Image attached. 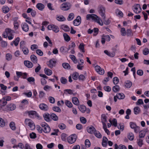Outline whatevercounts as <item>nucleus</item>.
I'll return each instance as SVG.
<instances>
[{"label":"nucleus","instance_id":"f257e3e1","mask_svg":"<svg viewBox=\"0 0 149 149\" xmlns=\"http://www.w3.org/2000/svg\"><path fill=\"white\" fill-rule=\"evenodd\" d=\"M86 19L87 20H89L90 19H92L100 25L102 26L103 25V23L100 18L96 15L93 14H87L86 15Z\"/></svg>","mask_w":149,"mask_h":149},{"label":"nucleus","instance_id":"f03ea898","mask_svg":"<svg viewBox=\"0 0 149 149\" xmlns=\"http://www.w3.org/2000/svg\"><path fill=\"white\" fill-rule=\"evenodd\" d=\"M24 122L26 124L28 125L31 130H33L35 129V125L31 120L28 118L26 119L25 120Z\"/></svg>","mask_w":149,"mask_h":149},{"label":"nucleus","instance_id":"7ed1b4c3","mask_svg":"<svg viewBox=\"0 0 149 149\" xmlns=\"http://www.w3.org/2000/svg\"><path fill=\"white\" fill-rule=\"evenodd\" d=\"M98 12L101 16L102 19H104L105 18V8L102 6H100L98 8Z\"/></svg>","mask_w":149,"mask_h":149},{"label":"nucleus","instance_id":"20e7f679","mask_svg":"<svg viewBox=\"0 0 149 149\" xmlns=\"http://www.w3.org/2000/svg\"><path fill=\"white\" fill-rule=\"evenodd\" d=\"M41 125L42 127L43 132L45 133H49L51 130V128L46 123H42L41 124Z\"/></svg>","mask_w":149,"mask_h":149},{"label":"nucleus","instance_id":"39448f33","mask_svg":"<svg viewBox=\"0 0 149 149\" xmlns=\"http://www.w3.org/2000/svg\"><path fill=\"white\" fill-rule=\"evenodd\" d=\"M71 7L70 3L68 2L62 4L60 6L61 9L63 11H66L70 9Z\"/></svg>","mask_w":149,"mask_h":149},{"label":"nucleus","instance_id":"423d86ee","mask_svg":"<svg viewBox=\"0 0 149 149\" xmlns=\"http://www.w3.org/2000/svg\"><path fill=\"white\" fill-rule=\"evenodd\" d=\"M77 136L75 134L70 135L67 138V141L68 143L71 144L74 143L76 141Z\"/></svg>","mask_w":149,"mask_h":149},{"label":"nucleus","instance_id":"0eeeda50","mask_svg":"<svg viewBox=\"0 0 149 149\" xmlns=\"http://www.w3.org/2000/svg\"><path fill=\"white\" fill-rule=\"evenodd\" d=\"M133 10L134 12L136 14L139 13L142 10L139 4H135L133 6Z\"/></svg>","mask_w":149,"mask_h":149},{"label":"nucleus","instance_id":"6e6552de","mask_svg":"<svg viewBox=\"0 0 149 149\" xmlns=\"http://www.w3.org/2000/svg\"><path fill=\"white\" fill-rule=\"evenodd\" d=\"M130 124L131 128L134 129V131L135 133H137L139 131V127L137 126L135 123L131 122L130 123Z\"/></svg>","mask_w":149,"mask_h":149},{"label":"nucleus","instance_id":"1a4fd4ad","mask_svg":"<svg viewBox=\"0 0 149 149\" xmlns=\"http://www.w3.org/2000/svg\"><path fill=\"white\" fill-rule=\"evenodd\" d=\"M14 33V31L9 28H7L5 29V32L3 33V36L4 38H6L8 35H11L12 33Z\"/></svg>","mask_w":149,"mask_h":149},{"label":"nucleus","instance_id":"9d476101","mask_svg":"<svg viewBox=\"0 0 149 149\" xmlns=\"http://www.w3.org/2000/svg\"><path fill=\"white\" fill-rule=\"evenodd\" d=\"M48 29L49 30H52L56 33L58 32L59 29L58 27L53 25H49L47 27Z\"/></svg>","mask_w":149,"mask_h":149},{"label":"nucleus","instance_id":"9b49d317","mask_svg":"<svg viewBox=\"0 0 149 149\" xmlns=\"http://www.w3.org/2000/svg\"><path fill=\"white\" fill-rule=\"evenodd\" d=\"M95 70L97 72L100 74H103L104 73V70L101 68L99 66L97 65L95 66Z\"/></svg>","mask_w":149,"mask_h":149},{"label":"nucleus","instance_id":"f8f14e48","mask_svg":"<svg viewBox=\"0 0 149 149\" xmlns=\"http://www.w3.org/2000/svg\"><path fill=\"white\" fill-rule=\"evenodd\" d=\"M81 22V17L79 16H78L76 19H74L73 22L74 25L75 26L79 25L80 24Z\"/></svg>","mask_w":149,"mask_h":149},{"label":"nucleus","instance_id":"ddd939ff","mask_svg":"<svg viewBox=\"0 0 149 149\" xmlns=\"http://www.w3.org/2000/svg\"><path fill=\"white\" fill-rule=\"evenodd\" d=\"M39 107L41 110L45 111H47L49 109L47 105L44 103L40 104L39 105Z\"/></svg>","mask_w":149,"mask_h":149},{"label":"nucleus","instance_id":"4468645a","mask_svg":"<svg viewBox=\"0 0 149 149\" xmlns=\"http://www.w3.org/2000/svg\"><path fill=\"white\" fill-rule=\"evenodd\" d=\"M87 130L88 132L91 134H94L96 130L94 127L92 126L87 127Z\"/></svg>","mask_w":149,"mask_h":149},{"label":"nucleus","instance_id":"2eb2a0df","mask_svg":"<svg viewBox=\"0 0 149 149\" xmlns=\"http://www.w3.org/2000/svg\"><path fill=\"white\" fill-rule=\"evenodd\" d=\"M6 107L8 110L11 111L14 110L16 108L15 105L13 104H8Z\"/></svg>","mask_w":149,"mask_h":149},{"label":"nucleus","instance_id":"dca6fc26","mask_svg":"<svg viewBox=\"0 0 149 149\" xmlns=\"http://www.w3.org/2000/svg\"><path fill=\"white\" fill-rule=\"evenodd\" d=\"M56 63V61L53 59L50 60L47 63V65L48 66L51 68L55 66V64Z\"/></svg>","mask_w":149,"mask_h":149},{"label":"nucleus","instance_id":"f3484780","mask_svg":"<svg viewBox=\"0 0 149 149\" xmlns=\"http://www.w3.org/2000/svg\"><path fill=\"white\" fill-rule=\"evenodd\" d=\"M44 119L47 121L49 122L51 120V114L45 113L43 115Z\"/></svg>","mask_w":149,"mask_h":149},{"label":"nucleus","instance_id":"a211bd4d","mask_svg":"<svg viewBox=\"0 0 149 149\" xmlns=\"http://www.w3.org/2000/svg\"><path fill=\"white\" fill-rule=\"evenodd\" d=\"M36 111H26L25 113H28L29 115L31 118H35V116L36 114Z\"/></svg>","mask_w":149,"mask_h":149},{"label":"nucleus","instance_id":"6ab92c4d","mask_svg":"<svg viewBox=\"0 0 149 149\" xmlns=\"http://www.w3.org/2000/svg\"><path fill=\"white\" fill-rule=\"evenodd\" d=\"M24 63L25 65L28 68H31L33 66L32 63L29 61H24Z\"/></svg>","mask_w":149,"mask_h":149},{"label":"nucleus","instance_id":"aec40b11","mask_svg":"<svg viewBox=\"0 0 149 149\" xmlns=\"http://www.w3.org/2000/svg\"><path fill=\"white\" fill-rule=\"evenodd\" d=\"M127 149L126 147L124 145L120 144L118 146L117 143H115L114 145V149Z\"/></svg>","mask_w":149,"mask_h":149},{"label":"nucleus","instance_id":"412c9836","mask_svg":"<svg viewBox=\"0 0 149 149\" xmlns=\"http://www.w3.org/2000/svg\"><path fill=\"white\" fill-rule=\"evenodd\" d=\"M22 27L23 31L27 32L29 30V28L27 24L25 23L22 24Z\"/></svg>","mask_w":149,"mask_h":149},{"label":"nucleus","instance_id":"4be33fe9","mask_svg":"<svg viewBox=\"0 0 149 149\" xmlns=\"http://www.w3.org/2000/svg\"><path fill=\"white\" fill-rule=\"evenodd\" d=\"M107 141L108 139L105 136H103L102 143V145L104 147L107 146Z\"/></svg>","mask_w":149,"mask_h":149},{"label":"nucleus","instance_id":"5701e85b","mask_svg":"<svg viewBox=\"0 0 149 149\" xmlns=\"http://www.w3.org/2000/svg\"><path fill=\"white\" fill-rule=\"evenodd\" d=\"M37 8L39 10L42 11L44 9L45 6L42 3H38L36 6Z\"/></svg>","mask_w":149,"mask_h":149},{"label":"nucleus","instance_id":"b1692460","mask_svg":"<svg viewBox=\"0 0 149 149\" xmlns=\"http://www.w3.org/2000/svg\"><path fill=\"white\" fill-rule=\"evenodd\" d=\"M72 102L73 103L76 105H78L79 104V101L77 98L73 97L72 98Z\"/></svg>","mask_w":149,"mask_h":149},{"label":"nucleus","instance_id":"393cba45","mask_svg":"<svg viewBox=\"0 0 149 149\" xmlns=\"http://www.w3.org/2000/svg\"><path fill=\"white\" fill-rule=\"evenodd\" d=\"M78 108L79 110L82 113H84L86 110V108L84 105H80L78 106Z\"/></svg>","mask_w":149,"mask_h":149},{"label":"nucleus","instance_id":"a878e982","mask_svg":"<svg viewBox=\"0 0 149 149\" xmlns=\"http://www.w3.org/2000/svg\"><path fill=\"white\" fill-rule=\"evenodd\" d=\"M31 60L34 63H36L38 61V59L36 56L34 55H32L30 56Z\"/></svg>","mask_w":149,"mask_h":149},{"label":"nucleus","instance_id":"bb28decb","mask_svg":"<svg viewBox=\"0 0 149 149\" xmlns=\"http://www.w3.org/2000/svg\"><path fill=\"white\" fill-rule=\"evenodd\" d=\"M141 110L140 108L138 107H135L134 109V113L137 115L140 113Z\"/></svg>","mask_w":149,"mask_h":149},{"label":"nucleus","instance_id":"cd10ccee","mask_svg":"<svg viewBox=\"0 0 149 149\" xmlns=\"http://www.w3.org/2000/svg\"><path fill=\"white\" fill-rule=\"evenodd\" d=\"M23 51L24 54L25 55H27L29 53V49L28 48L26 47H23L21 48Z\"/></svg>","mask_w":149,"mask_h":149},{"label":"nucleus","instance_id":"c85d7f7f","mask_svg":"<svg viewBox=\"0 0 149 149\" xmlns=\"http://www.w3.org/2000/svg\"><path fill=\"white\" fill-rule=\"evenodd\" d=\"M70 47H69L68 49L67 50V48L66 47H61L60 49V51L62 53H65L67 52L70 49Z\"/></svg>","mask_w":149,"mask_h":149},{"label":"nucleus","instance_id":"c756f323","mask_svg":"<svg viewBox=\"0 0 149 149\" xmlns=\"http://www.w3.org/2000/svg\"><path fill=\"white\" fill-rule=\"evenodd\" d=\"M65 104L68 107L71 108L72 107V103L68 100H65L64 102Z\"/></svg>","mask_w":149,"mask_h":149},{"label":"nucleus","instance_id":"7c9ffc66","mask_svg":"<svg viewBox=\"0 0 149 149\" xmlns=\"http://www.w3.org/2000/svg\"><path fill=\"white\" fill-rule=\"evenodd\" d=\"M132 85V82L128 80L125 82V85L126 88H129L131 87Z\"/></svg>","mask_w":149,"mask_h":149},{"label":"nucleus","instance_id":"2f4dec72","mask_svg":"<svg viewBox=\"0 0 149 149\" xmlns=\"http://www.w3.org/2000/svg\"><path fill=\"white\" fill-rule=\"evenodd\" d=\"M61 28L65 31H68L70 29L69 27L67 25L63 24L61 26Z\"/></svg>","mask_w":149,"mask_h":149},{"label":"nucleus","instance_id":"473e14b6","mask_svg":"<svg viewBox=\"0 0 149 149\" xmlns=\"http://www.w3.org/2000/svg\"><path fill=\"white\" fill-rule=\"evenodd\" d=\"M44 71L45 74L48 75H50L52 74V71L48 69L45 68L44 69Z\"/></svg>","mask_w":149,"mask_h":149},{"label":"nucleus","instance_id":"72a5a7b5","mask_svg":"<svg viewBox=\"0 0 149 149\" xmlns=\"http://www.w3.org/2000/svg\"><path fill=\"white\" fill-rule=\"evenodd\" d=\"M56 19L58 21H64L65 20L64 17L62 15L57 16Z\"/></svg>","mask_w":149,"mask_h":149},{"label":"nucleus","instance_id":"f704fd0d","mask_svg":"<svg viewBox=\"0 0 149 149\" xmlns=\"http://www.w3.org/2000/svg\"><path fill=\"white\" fill-rule=\"evenodd\" d=\"M94 134L95 135V136L97 138L100 139L102 137V135L98 131L96 130L95 131Z\"/></svg>","mask_w":149,"mask_h":149},{"label":"nucleus","instance_id":"c9c22d12","mask_svg":"<svg viewBox=\"0 0 149 149\" xmlns=\"http://www.w3.org/2000/svg\"><path fill=\"white\" fill-rule=\"evenodd\" d=\"M51 119L54 121H57L58 119V118L55 114L52 113L51 114Z\"/></svg>","mask_w":149,"mask_h":149},{"label":"nucleus","instance_id":"e433bc0d","mask_svg":"<svg viewBox=\"0 0 149 149\" xmlns=\"http://www.w3.org/2000/svg\"><path fill=\"white\" fill-rule=\"evenodd\" d=\"M101 122L102 123H104L107 122V117L104 114H102L101 115Z\"/></svg>","mask_w":149,"mask_h":149},{"label":"nucleus","instance_id":"4c0bfd02","mask_svg":"<svg viewBox=\"0 0 149 149\" xmlns=\"http://www.w3.org/2000/svg\"><path fill=\"white\" fill-rule=\"evenodd\" d=\"M70 57L75 63H77L78 62V61L76 58L75 56L73 55H70Z\"/></svg>","mask_w":149,"mask_h":149},{"label":"nucleus","instance_id":"58836bf2","mask_svg":"<svg viewBox=\"0 0 149 149\" xmlns=\"http://www.w3.org/2000/svg\"><path fill=\"white\" fill-rule=\"evenodd\" d=\"M2 10L3 13H6L9 11V9L7 6H4L2 7Z\"/></svg>","mask_w":149,"mask_h":149},{"label":"nucleus","instance_id":"ea45409f","mask_svg":"<svg viewBox=\"0 0 149 149\" xmlns=\"http://www.w3.org/2000/svg\"><path fill=\"white\" fill-rule=\"evenodd\" d=\"M146 134V132L144 130H141L139 132V136L140 138H143Z\"/></svg>","mask_w":149,"mask_h":149},{"label":"nucleus","instance_id":"a19ab883","mask_svg":"<svg viewBox=\"0 0 149 149\" xmlns=\"http://www.w3.org/2000/svg\"><path fill=\"white\" fill-rule=\"evenodd\" d=\"M79 74L77 72L74 73L72 75V77L73 79L74 80H76L77 79Z\"/></svg>","mask_w":149,"mask_h":149},{"label":"nucleus","instance_id":"79ce46f5","mask_svg":"<svg viewBox=\"0 0 149 149\" xmlns=\"http://www.w3.org/2000/svg\"><path fill=\"white\" fill-rule=\"evenodd\" d=\"M63 36L64 40L68 42L70 40V36L66 33H64L63 34Z\"/></svg>","mask_w":149,"mask_h":149},{"label":"nucleus","instance_id":"37998d69","mask_svg":"<svg viewBox=\"0 0 149 149\" xmlns=\"http://www.w3.org/2000/svg\"><path fill=\"white\" fill-rule=\"evenodd\" d=\"M5 122L4 120L1 118H0V126L2 127H5Z\"/></svg>","mask_w":149,"mask_h":149},{"label":"nucleus","instance_id":"c03bdc74","mask_svg":"<svg viewBox=\"0 0 149 149\" xmlns=\"http://www.w3.org/2000/svg\"><path fill=\"white\" fill-rule=\"evenodd\" d=\"M116 95L118 96V98L119 99H123L125 97V95L123 93H117Z\"/></svg>","mask_w":149,"mask_h":149},{"label":"nucleus","instance_id":"a18cd8bd","mask_svg":"<svg viewBox=\"0 0 149 149\" xmlns=\"http://www.w3.org/2000/svg\"><path fill=\"white\" fill-rule=\"evenodd\" d=\"M112 90L114 92L116 93L120 90L119 86L118 85H116L113 87Z\"/></svg>","mask_w":149,"mask_h":149},{"label":"nucleus","instance_id":"49530a36","mask_svg":"<svg viewBox=\"0 0 149 149\" xmlns=\"http://www.w3.org/2000/svg\"><path fill=\"white\" fill-rule=\"evenodd\" d=\"M137 143L138 146L141 147L143 144V140L142 139H139L137 140Z\"/></svg>","mask_w":149,"mask_h":149},{"label":"nucleus","instance_id":"de8ad7c7","mask_svg":"<svg viewBox=\"0 0 149 149\" xmlns=\"http://www.w3.org/2000/svg\"><path fill=\"white\" fill-rule=\"evenodd\" d=\"M74 17V14L73 13H70L68 18L67 19L68 21H71L73 19Z\"/></svg>","mask_w":149,"mask_h":149},{"label":"nucleus","instance_id":"09e8293b","mask_svg":"<svg viewBox=\"0 0 149 149\" xmlns=\"http://www.w3.org/2000/svg\"><path fill=\"white\" fill-rule=\"evenodd\" d=\"M84 47V45L82 43H81L79 46V49L83 52H85Z\"/></svg>","mask_w":149,"mask_h":149},{"label":"nucleus","instance_id":"8fccbe9b","mask_svg":"<svg viewBox=\"0 0 149 149\" xmlns=\"http://www.w3.org/2000/svg\"><path fill=\"white\" fill-rule=\"evenodd\" d=\"M10 128L13 130H15L16 129V127L15 126V123L13 122H11L9 125Z\"/></svg>","mask_w":149,"mask_h":149},{"label":"nucleus","instance_id":"3c124183","mask_svg":"<svg viewBox=\"0 0 149 149\" xmlns=\"http://www.w3.org/2000/svg\"><path fill=\"white\" fill-rule=\"evenodd\" d=\"M19 38L17 37L16 38L15 40H14L13 41V42L14 44L16 46H17L19 41Z\"/></svg>","mask_w":149,"mask_h":149},{"label":"nucleus","instance_id":"603ef678","mask_svg":"<svg viewBox=\"0 0 149 149\" xmlns=\"http://www.w3.org/2000/svg\"><path fill=\"white\" fill-rule=\"evenodd\" d=\"M60 81L62 84H65L68 81L65 77H62L61 78Z\"/></svg>","mask_w":149,"mask_h":149},{"label":"nucleus","instance_id":"864d4df0","mask_svg":"<svg viewBox=\"0 0 149 149\" xmlns=\"http://www.w3.org/2000/svg\"><path fill=\"white\" fill-rule=\"evenodd\" d=\"M116 13L117 15H118L123 17V13L122 12L118 9H117L116 10Z\"/></svg>","mask_w":149,"mask_h":149},{"label":"nucleus","instance_id":"5fc2aeb1","mask_svg":"<svg viewBox=\"0 0 149 149\" xmlns=\"http://www.w3.org/2000/svg\"><path fill=\"white\" fill-rule=\"evenodd\" d=\"M143 54L145 55H147L149 54V50L147 48H145L143 51Z\"/></svg>","mask_w":149,"mask_h":149},{"label":"nucleus","instance_id":"6e6d98bb","mask_svg":"<svg viewBox=\"0 0 149 149\" xmlns=\"http://www.w3.org/2000/svg\"><path fill=\"white\" fill-rule=\"evenodd\" d=\"M58 127L61 130H64L66 128V126L63 123H61L58 125Z\"/></svg>","mask_w":149,"mask_h":149},{"label":"nucleus","instance_id":"4d7b16f0","mask_svg":"<svg viewBox=\"0 0 149 149\" xmlns=\"http://www.w3.org/2000/svg\"><path fill=\"white\" fill-rule=\"evenodd\" d=\"M63 67L65 69H69L70 68V66L68 63H63L62 64Z\"/></svg>","mask_w":149,"mask_h":149},{"label":"nucleus","instance_id":"13d9d810","mask_svg":"<svg viewBox=\"0 0 149 149\" xmlns=\"http://www.w3.org/2000/svg\"><path fill=\"white\" fill-rule=\"evenodd\" d=\"M53 110L56 112H60L61 111V109L58 107L54 106L53 107Z\"/></svg>","mask_w":149,"mask_h":149},{"label":"nucleus","instance_id":"bf43d9fd","mask_svg":"<svg viewBox=\"0 0 149 149\" xmlns=\"http://www.w3.org/2000/svg\"><path fill=\"white\" fill-rule=\"evenodd\" d=\"M85 144L87 148L90 147L91 146L90 142L89 140L88 139H86V140L85 141Z\"/></svg>","mask_w":149,"mask_h":149},{"label":"nucleus","instance_id":"052dcab7","mask_svg":"<svg viewBox=\"0 0 149 149\" xmlns=\"http://www.w3.org/2000/svg\"><path fill=\"white\" fill-rule=\"evenodd\" d=\"M46 91H49L52 89V87L48 85H46L43 88Z\"/></svg>","mask_w":149,"mask_h":149},{"label":"nucleus","instance_id":"680f3d73","mask_svg":"<svg viewBox=\"0 0 149 149\" xmlns=\"http://www.w3.org/2000/svg\"><path fill=\"white\" fill-rule=\"evenodd\" d=\"M128 138L130 140L132 141L134 139V135L132 133H129L128 135Z\"/></svg>","mask_w":149,"mask_h":149},{"label":"nucleus","instance_id":"e2e57ef3","mask_svg":"<svg viewBox=\"0 0 149 149\" xmlns=\"http://www.w3.org/2000/svg\"><path fill=\"white\" fill-rule=\"evenodd\" d=\"M77 63H78V64L77 66V69L79 70H82L83 68H84V66L82 65L80 63L79 61H78V62Z\"/></svg>","mask_w":149,"mask_h":149},{"label":"nucleus","instance_id":"0e129e2a","mask_svg":"<svg viewBox=\"0 0 149 149\" xmlns=\"http://www.w3.org/2000/svg\"><path fill=\"white\" fill-rule=\"evenodd\" d=\"M119 80L118 78L116 77H115L113 79V81L114 84H117L119 82Z\"/></svg>","mask_w":149,"mask_h":149},{"label":"nucleus","instance_id":"69168bd1","mask_svg":"<svg viewBox=\"0 0 149 149\" xmlns=\"http://www.w3.org/2000/svg\"><path fill=\"white\" fill-rule=\"evenodd\" d=\"M50 103L53 104L55 102V99L54 98L51 96H49L48 97Z\"/></svg>","mask_w":149,"mask_h":149},{"label":"nucleus","instance_id":"338daca9","mask_svg":"<svg viewBox=\"0 0 149 149\" xmlns=\"http://www.w3.org/2000/svg\"><path fill=\"white\" fill-rule=\"evenodd\" d=\"M120 32L121 33V35L122 36H125L126 35V32L125 28H122L121 29Z\"/></svg>","mask_w":149,"mask_h":149},{"label":"nucleus","instance_id":"774afa93","mask_svg":"<svg viewBox=\"0 0 149 149\" xmlns=\"http://www.w3.org/2000/svg\"><path fill=\"white\" fill-rule=\"evenodd\" d=\"M80 120L81 123L85 124L86 122V119L84 117L80 118Z\"/></svg>","mask_w":149,"mask_h":149}]
</instances>
